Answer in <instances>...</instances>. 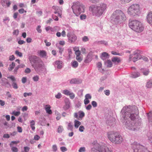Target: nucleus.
<instances>
[{
  "instance_id": "obj_1",
  "label": "nucleus",
  "mask_w": 152,
  "mask_h": 152,
  "mask_svg": "<svg viewBox=\"0 0 152 152\" xmlns=\"http://www.w3.org/2000/svg\"><path fill=\"white\" fill-rule=\"evenodd\" d=\"M107 5L102 3L97 5H93L89 7V10L92 12V15L97 17H99L103 14L106 9Z\"/></svg>"
},
{
  "instance_id": "obj_2",
  "label": "nucleus",
  "mask_w": 152,
  "mask_h": 152,
  "mask_svg": "<svg viewBox=\"0 0 152 152\" xmlns=\"http://www.w3.org/2000/svg\"><path fill=\"white\" fill-rule=\"evenodd\" d=\"M111 18L116 23L124 21L126 19L125 14L121 10H117L114 12L111 16Z\"/></svg>"
},
{
  "instance_id": "obj_3",
  "label": "nucleus",
  "mask_w": 152,
  "mask_h": 152,
  "mask_svg": "<svg viewBox=\"0 0 152 152\" xmlns=\"http://www.w3.org/2000/svg\"><path fill=\"white\" fill-rule=\"evenodd\" d=\"M138 114V109L136 106L131 107L129 106L127 107L126 109L125 112V116H124V118H125L126 117H129L132 120H134Z\"/></svg>"
},
{
  "instance_id": "obj_4",
  "label": "nucleus",
  "mask_w": 152,
  "mask_h": 152,
  "mask_svg": "<svg viewBox=\"0 0 152 152\" xmlns=\"http://www.w3.org/2000/svg\"><path fill=\"white\" fill-rule=\"evenodd\" d=\"M129 27L134 31L137 32H141L144 30V26L140 22L137 20H133L129 23Z\"/></svg>"
},
{
  "instance_id": "obj_5",
  "label": "nucleus",
  "mask_w": 152,
  "mask_h": 152,
  "mask_svg": "<svg viewBox=\"0 0 152 152\" xmlns=\"http://www.w3.org/2000/svg\"><path fill=\"white\" fill-rule=\"evenodd\" d=\"M72 8L73 13L77 16H78L85 11V6L78 2L73 3Z\"/></svg>"
},
{
  "instance_id": "obj_6",
  "label": "nucleus",
  "mask_w": 152,
  "mask_h": 152,
  "mask_svg": "<svg viewBox=\"0 0 152 152\" xmlns=\"http://www.w3.org/2000/svg\"><path fill=\"white\" fill-rule=\"evenodd\" d=\"M108 138L112 142L118 144L123 140L122 137L116 132H112L109 134Z\"/></svg>"
},
{
  "instance_id": "obj_7",
  "label": "nucleus",
  "mask_w": 152,
  "mask_h": 152,
  "mask_svg": "<svg viewBox=\"0 0 152 152\" xmlns=\"http://www.w3.org/2000/svg\"><path fill=\"white\" fill-rule=\"evenodd\" d=\"M140 6L138 4H134L130 6L128 9V13L131 15L135 16L140 13Z\"/></svg>"
},
{
  "instance_id": "obj_8",
  "label": "nucleus",
  "mask_w": 152,
  "mask_h": 152,
  "mask_svg": "<svg viewBox=\"0 0 152 152\" xmlns=\"http://www.w3.org/2000/svg\"><path fill=\"white\" fill-rule=\"evenodd\" d=\"M140 124L138 123H132L129 122L126 124V128L132 131H135L137 130Z\"/></svg>"
},
{
  "instance_id": "obj_9",
  "label": "nucleus",
  "mask_w": 152,
  "mask_h": 152,
  "mask_svg": "<svg viewBox=\"0 0 152 152\" xmlns=\"http://www.w3.org/2000/svg\"><path fill=\"white\" fill-rule=\"evenodd\" d=\"M84 113L82 111H79L78 113H75L74 114V117L75 118L79 119H82L85 116Z\"/></svg>"
},
{
  "instance_id": "obj_10",
  "label": "nucleus",
  "mask_w": 152,
  "mask_h": 152,
  "mask_svg": "<svg viewBox=\"0 0 152 152\" xmlns=\"http://www.w3.org/2000/svg\"><path fill=\"white\" fill-rule=\"evenodd\" d=\"M132 148L133 149L134 152H138L139 149L142 147V146L137 144L136 142H134L131 144Z\"/></svg>"
},
{
  "instance_id": "obj_11",
  "label": "nucleus",
  "mask_w": 152,
  "mask_h": 152,
  "mask_svg": "<svg viewBox=\"0 0 152 152\" xmlns=\"http://www.w3.org/2000/svg\"><path fill=\"white\" fill-rule=\"evenodd\" d=\"M65 104L63 107V110H66L69 109L70 107V102L69 99L66 98L64 99Z\"/></svg>"
},
{
  "instance_id": "obj_12",
  "label": "nucleus",
  "mask_w": 152,
  "mask_h": 152,
  "mask_svg": "<svg viewBox=\"0 0 152 152\" xmlns=\"http://www.w3.org/2000/svg\"><path fill=\"white\" fill-rule=\"evenodd\" d=\"M146 20L147 22L151 26H152V12H149L147 16Z\"/></svg>"
},
{
  "instance_id": "obj_13",
  "label": "nucleus",
  "mask_w": 152,
  "mask_h": 152,
  "mask_svg": "<svg viewBox=\"0 0 152 152\" xmlns=\"http://www.w3.org/2000/svg\"><path fill=\"white\" fill-rule=\"evenodd\" d=\"M38 55L41 57L45 58L47 56V53L44 50H40L37 52Z\"/></svg>"
},
{
  "instance_id": "obj_14",
  "label": "nucleus",
  "mask_w": 152,
  "mask_h": 152,
  "mask_svg": "<svg viewBox=\"0 0 152 152\" xmlns=\"http://www.w3.org/2000/svg\"><path fill=\"white\" fill-rule=\"evenodd\" d=\"M43 63L42 61H41L40 62L36 64L34 68L36 70H37L38 69L42 68L43 65Z\"/></svg>"
},
{
  "instance_id": "obj_15",
  "label": "nucleus",
  "mask_w": 152,
  "mask_h": 152,
  "mask_svg": "<svg viewBox=\"0 0 152 152\" xmlns=\"http://www.w3.org/2000/svg\"><path fill=\"white\" fill-rule=\"evenodd\" d=\"M51 106L49 105H46L45 107V110L47 113L49 114H51L52 112L51 110L50 109Z\"/></svg>"
},
{
  "instance_id": "obj_16",
  "label": "nucleus",
  "mask_w": 152,
  "mask_h": 152,
  "mask_svg": "<svg viewBox=\"0 0 152 152\" xmlns=\"http://www.w3.org/2000/svg\"><path fill=\"white\" fill-rule=\"evenodd\" d=\"M112 61L115 64H118L121 61V60L120 58L117 57H115L113 58L112 59Z\"/></svg>"
},
{
  "instance_id": "obj_17",
  "label": "nucleus",
  "mask_w": 152,
  "mask_h": 152,
  "mask_svg": "<svg viewBox=\"0 0 152 152\" xmlns=\"http://www.w3.org/2000/svg\"><path fill=\"white\" fill-rule=\"evenodd\" d=\"M54 66H56L58 68L61 69L62 67V62L59 61H57L54 63Z\"/></svg>"
},
{
  "instance_id": "obj_18",
  "label": "nucleus",
  "mask_w": 152,
  "mask_h": 152,
  "mask_svg": "<svg viewBox=\"0 0 152 152\" xmlns=\"http://www.w3.org/2000/svg\"><path fill=\"white\" fill-rule=\"evenodd\" d=\"M77 39L76 36L74 34L71 35L69 37V40L71 42H74Z\"/></svg>"
},
{
  "instance_id": "obj_19",
  "label": "nucleus",
  "mask_w": 152,
  "mask_h": 152,
  "mask_svg": "<svg viewBox=\"0 0 152 152\" xmlns=\"http://www.w3.org/2000/svg\"><path fill=\"white\" fill-rule=\"evenodd\" d=\"M71 84H78L81 82V81L78 79L76 78L72 79L70 81Z\"/></svg>"
},
{
  "instance_id": "obj_20",
  "label": "nucleus",
  "mask_w": 152,
  "mask_h": 152,
  "mask_svg": "<svg viewBox=\"0 0 152 152\" xmlns=\"http://www.w3.org/2000/svg\"><path fill=\"white\" fill-rule=\"evenodd\" d=\"M15 66V63L14 62H12L9 65V67L8 68V70L11 71H12Z\"/></svg>"
},
{
  "instance_id": "obj_21",
  "label": "nucleus",
  "mask_w": 152,
  "mask_h": 152,
  "mask_svg": "<svg viewBox=\"0 0 152 152\" xmlns=\"http://www.w3.org/2000/svg\"><path fill=\"white\" fill-rule=\"evenodd\" d=\"M37 59V57L35 56H31L29 57V59L31 62L35 63Z\"/></svg>"
},
{
  "instance_id": "obj_22",
  "label": "nucleus",
  "mask_w": 152,
  "mask_h": 152,
  "mask_svg": "<svg viewBox=\"0 0 152 152\" xmlns=\"http://www.w3.org/2000/svg\"><path fill=\"white\" fill-rule=\"evenodd\" d=\"M74 126L76 129L78 128L79 126L81 124V122L76 120H75L74 121Z\"/></svg>"
},
{
  "instance_id": "obj_23",
  "label": "nucleus",
  "mask_w": 152,
  "mask_h": 152,
  "mask_svg": "<svg viewBox=\"0 0 152 152\" xmlns=\"http://www.w3.org/2000/svg\"><path fill=\"white\" fill-rule=\"evenodd\" d=\"M109 56L108 53L106 52H104L102 53L101 58L102 59L106 58H109Z\"/></svg>"
},
{
  "instance_id": "obj_24",
  "label": "nucleus",
  "mask_w": 152,
  "mask_h": 152,
  "mask_svg": "<svg viewBox=\"0 0 152 152\" xmlns=\"http://www.w3.org/2000/svg\"><path fill=\"white\" fill-rule=\"evenodd\" d=\"M71 64L72 67L75 68L77 67L78 66V63L75 61H72L71 63Z\"/></svg>"
},
{
  "instance_id": "obj_25",
  "label": "nucleus",
  "mask_w": 152,
  "mask_h": 152,
  "mask_svg": "<svg viewBox=\"0 0 152 152\" xmlns=\"http://www.w3.org/2000/svg\"><path fill=\"white\" fill-rule=\"evenodd\" d=\"M73 49L75 51V54L76 56H80V52L78 48L75 47Z\"/></svg>"
},
{
  "instance_id": "obj_26",
  "label": "nucleus",
  "mask_w": 152,
  "mask_h": 152,
  "mask_svg": "<svg viewBox=\"0 0 152 152\" xmlns=\"http://www.w3.org/2000/svg\"><path fill=\"white\" fill-rule=\"evenodd\" d=\"M99 152H113L109 150L107 148H102L99 151Z\"/></svg>"
},
{
  "instance_id": "obj_27",
  "label": "nucleus",
  "mask_w": 152,
  "mask_h": 152,
  "mask_svg": "<svg viewBox=\"0 0 152 152\" xmlns=\"http://www.w3.org/2000/svg\"><path fill=\"white\" fill-rule=\"evenodd\" d=\"M146 86L148 88H151L152 87V79L147 83Z\"/></svg>"
},
{
  "instance_id": "obj_28",
  "label": "nucleus",
  "mask_w": 152,
  "mask_h": 152,
  "mask_svg": "<svg viewBox=\"0 0 152 152\" xmlns=\"http://www.w3.org/2000/svg\"><path fill=\"white\" fill-rule=\"evenodd\" d=\"M132 75L133 77L136 78L140 76V74L138 72H134L132 74Z\"/></svg>"
},
{
  "instance_id": "obj_29",
  "label": "nucleus",
  "mask_w": 152,
  "mask_h": 152,
  "mask_svg": "<svg viewBox=\"0 0 152 152\" xmlns=\"http://www.w3.org/2000/svg\"><path fill=\"white\" fill-rule=\"evenodd\" d=\"M52 8L55 10V11L54 12L55 14H56L59 12V11L58 10H60V8L59 7L57 6H53Z\"/></svg>"
},
{
  "instance_id": "obj_30",
  "label": "nucleus",
  "mask_w": 152,
  "mask_h": 152,
  "mask_svg": "<svg viewBox=\"0 0 152 152\" xmlns=\"http://www.w3.org/2000/svg\"><path fill=\"white\" fill-rule=\"evenodd\" d=\"M73 127L70 123H69L68 124L67 129L68 130H70L72 131L73 130Z\"/></svg>"
},
{
  "instance_id": "obj_31",
  "label": "nucleus",
  "mask_w": 152,
  "mask_h": 152,
  "mask_svg": "<svg viewBox=\"0 0 152 152\" xmlns=\"http://www.w3.org/2000/svg\"><path fill=\"white\" fill-rule=\"evenodd\" d=\"M8 79H10L13 82H15L16 81V79L15 77L12 75H11L10 76H9L7 77Z\"/></svg>"
},
{
  "instance_id": "obj_32",
  "label": "nucleus",
  "mask_w": 152,
  "mask_h": 152,
  "mask_svg": "<svg viewBox=\"0 0 152 152\" xmlns=\"http://www.w3.org/2000/svg\"><path fill=\"white\" fill-rule=\"evenodd\" d=\"M63 130V127L61 126H60L58 129V132L59 133H61Z\"/></svg>"
},
{
  "instance_id": "obj_33",
  "label": "nucleus",
  "mask_w": 152,
  "mask_h": 152,
  "mask_svg": "<svg viewBox=\"0 0 152 152\" xmlns=\"http://www.w3.org/2000/svg\"><path fill=\"white\" fill-rule=\"evenodd\" d=\"M107 66L108 67H110L112 66V64L111 61L110 60H107L106 62Z\"/></svg>"
},
{
  "instance_id": "obj_34",
  "label": "nucleus",
  "mask_w": 152,
  "mask_h": 152,
  "mask_svg": "<svg viewBox=\"0 0 152 152\" xmlns=\"http://www.w3.org/2000/svg\"><path fill=\"white\" fill-rule=\"evenodd\" d=\"M70 92L67 90H64L63 91V93L65 95H69L70 94Z\"/></svg>"
},
{
  "instance_id": "obj_35",
  "label": "nucleus",
  "mask_w": 152,
  "mask_h": 152,
  "mask_svg": "<svg viewBox=\"0 0 152 152\" xmlns=\"http://www.w3.org/2000/svg\"><path fill=\"white\" fill-rule=\"evenodd\" d=\"M13 87L15 89H17L18 88V86L17 83L15 82H13L12 84Z\"/></svg>"
},
{
  "instance_id": "obj_36",
  "label": "nucleus",
  "mask_w": 152,
  "mask_h": 152,
  "mask_svg": "<svg viewBox=\"0 0 152 152\" xmlns=\"http://www.w3.org/2000/svg\"><path fill=\"white\" fill-rule=\"evenodd\" d=\"M52 150L53 151L56 152L57 150V147L56 145H54L52 146Z\"/></svg>"
},
{
  "instance_id": "obj_37",
  "label": "nucleus",
  "mask_w": 152,
  "mask_h": 152,
  "mask_svg": "<svg viewBox=\"0 0 152 152\" xmlns=\"http://www.w3.org/2000/svg\"><path fill=\"white\" fill-rule=\"evenodd\" d=\"M20 111H13L12 113V114L14 115L15 116H18L20 114Z\"/></svg>"
},
{
  "instance_id": "obj_38",
  "label": "nucleus",
  "mask_w": 152,
  "mask_h": 152,
  "mask_svg": "<svg viewBox=\"0 0 152 152\" xmlns=\"http://www.w3.org/2000/svg\"><path fill=\"white\" fill-rule=\"evenodd\" d=\"M15 54L19 57L22 56V54L20 52H19L18 50H16L15 52Z\"/></svg>"
},
{
  "instance_id": "obj_39",
  "label": "nucleus",
  "mask_w": 152,
  "mask_h": 152,
  "mask_svg": "<svg viewBox=\"0 0 152 152\" xmlns=\"http://www.w3.org/2000/svg\"><path fill=\"white\" fill-rule=\"evenodd\" d=\"M132 0H120L122 3L126 4L130 2Z\"/></svg>"
},
{
  "instance_id": "obj_40",
  "label": "nucleus",
  "mask_w": 152,
  "mask_h": 152,
  "mask_svg": "<svg viewBox=\"0 0 152 152\" xmlns=\"http://www.w3.org/2000/svg\"><path fill=\"white\" fill-rule=\"evenodd\" d=\"M11 150L13 152H17L18 151V148L15 147H12L11 148Z\"/></svg>"
},
{
  "instance_id": "obj_41",
  "label": "nucleus",
  "mask_w": 152,
  "mask_h": 152,
  "mask_svg": "<svg viewBox=\"0 0 152 152\" xmlns=\"http://www.w3.org/2000/svg\"><path fill=\"white\" fill-rule=\"evenodd\" d=\"M18 12L20 14H23L24 12H26V11L23 9H21L18 10Z\"/></svg>"
},
{
  "instance_id": "obj_42",
  "label": "nucleus",
  "mask_w": 152,
  "mask_h": 152,
  "mask_svg": "<svg viewBox=\"0 0 152 152\" xmlns=\"http://www.w3.org/2000/svg\"><path fill=\"white\" fill-rule=\"evenodd\" d=\"M19 142V141H12L11 142L10 144V146L11 147L13 145V144H16Z\"/></svg>"
},
{
  "instance_id": "obj_43",
  "label": "nucleus",
  "mask_w": 152,
  "mask_h": 152,
  "mask_svg": "<svg viewBox=\"0 0 152 152\" xmlns=\"http://www.w3.org/2000/svg\"><path fill=\"white\" fill-rule=\"evenodd\" d=\"M33 80L35 81H37L39 80V77L38 76H36L33 77Z\"/></svg>"
},
{
  "instance_id": "obj_44",
  "label": "nucleus",
  "mask_w": 152,
  "mask_h": 152,
  "mask_svg": "<svg viewBox=\"0 0 152 152\" xmlns=\"http://www.w3.org/2000/svg\"><path fill=\"white\" fill-rule=\"evenodd\" d=\"M58 49L59 50V53L60 54H62V52L64 51V48L61 47H58Z\"/></svg>"
},
{
  "instance_id": "obj_45",
  "label": "nucleus",
  "mask_w": 152,
  "mask_h": 152,
  "mask_svg": "<svg viewBox=\"0 0 152 152\" xmlns=\"http://www.w3.org/2000/svg\"><path fill=\"white\" fill-rule=\"evenodd\" d=\"M85 97L86 99H91V96L89 94H87L86 95Z\"/></svg>"
},
{
  "instance_id": "obj_46",
  "label": "nucleus",
  "mask_w": 152,
  "mask_h": 152,
  "mask_svg": "<svg viewBox=\"0 0 152 152\" xmlns=\"http://www.w3.org/2000/svg\"><path fill=\"white\" fill-rule=\"evenodd\" d=\"M32 94V93L31 92L29 93H27L25 92L23 94V96L25 97H26L27 96H30Z\"/></svg>"
},
{
  "instance_id": "obj_47",
  "label": "nucleus",
  "mask_w": 152,
  "mask_h": 152,
  "mask_svg": "<svg viewBox=\"0 0 152 152\" xmlns=\"http://www.w3.org/2000/svg\"><path fill=\"white\" fill-rule=\"evenodd\" d=\"M60 149L62 152H64L67 150V149L65 147H61L60 148Z\"/></svg>"
},
{
  "instance_id": "obj_48",
  "label": "nucleus",
  "mask_w": 152,
  "mask_h": 152,
  "mask_svg": "<svg viewBox=\"0 0 152 152\" xmlns=\"http://www.w3.org/2000/svg\"><path fill=\"white\" fill-rule=\"evenodd\" d=\"M111 53L113 55H119V56H121L122 55L120 54V53H117V52L114 51H112L111 52Z\"/></svg>"
},
{
  "instance_id": "obj_49",
  "label": "nucleus",
  "mask_w": 152,
  "mask_h": 152,
  "mask_svg": "<svg viewBox=\"0 0 152 152\" xmlns=\"http://www.w3.org/2000/svg\"><path fill=\"white\" fill-rule=\"evenodd\" d=\"M148 119L149 121H150L151 119V118L152 117V113L151 112H150L149 113L147 114Z\"/></svg>"
},
{
  "instance_id": "obj_50",
  "label": "nucleus",
  "mask_w": 152,
  "mask_h": 152,
  "mask_svg": "<svg viewBox=\"0 0 152 152\" xmlns=\"http://www.w3.org/2000/svg\"><path fill=\"white\" fill-rule=\"evenodd\" d=\"M88 38L87 36H84L82 38L83 41L84 42L88 41Z\"/></svg>"
},
{
  "instance_id": "obj_51",
  "label": "nucleus",
  "mask_w": 152,
  "mask_h": 152,
  "mask_svg": "<svg viewBox=\"0 0 152 152\" xmlns=\"http://www.w3.org/2000/svg\"><path fill=\"white\" fill-rule=\"evenodd\" d=\"M86 151L85 148L84 147L80 148L79 150V152H84Z\"/></svg>"
},
{
  "instance_id": "obj_52",
  "label": "nucleus",
  "mask_w": 152,
  "mask_h": 152,
  "mask_svg": "<svg viewBox=\"0 0 152 152\" xmlns=\"http://www.w3.org/2000/svg\"><path fill=\"white\" fill-rule=\"evenodd\" d=\"M139 58V57L137 55H136L133 58L132 60L133 61L135 62Z\"/></svg>"
},
{
  "instance_id": "obj_53",
  "label": "nucleus",
  "mask_w": 152,
  "mask_h": 152,
  "mask_svg": "<svg viewBox=\"0 0 152 152\" xmlns=\"http://www.w3.org/2000/svg\"><path fill=\"white\" fill-rule=\"evenodd\" d=\"M24 149L25 152H28L29 151L30 148L28 146H26L24 147Z\"/></svg>"
},
{
  "instance_id": "obj_54",
  "label": "nucleus",
  "mask_w": 152,
  "mask_h": 152,
  "mask_svg": "<svg viewBox=\"0 0 152 152\" xmlns=\"http://www.w3.org/2000/svg\"><path fill=\"white\" fill-rule=\"evenodd\" d=\"M55 97L57 99H60L61 97V94L60 93H58L56 95Z\"/></svg>"
},
{
  "instance_id": "obj_55",
  "label": "nucleus",
  "mask_w": 152,
  "mask_h": 152,
  "mask_svg": "<svg viewBox=\"0 0 152 152\" xmlns=\"http://www.w3.org/2000/svg\"><path fill=\"white\" fill-rule=\"evenodd\" d=\"M41 26H38L37 28V31L39 33H41L42 32V30L40 29Z\"/></svg>"
},
{
  "instance_id": "obj_56",
  "label": "nucleus",
  "mask_w": 152,
  "mask_h": 152,
  "mask_svg": "<svg viewBox=\"0 0 152 152\" xmlns=\"http://www.w3.org/2000/svg\"><path fill=\"white\" fill-rule=\"evenodd\" d=\"M85 128L83 126H81L79 128V130L80 132H83L84 129Z\"/></svg>"
},
{
  "instance_id": "obj_57",
  "label": "nucleus",
  "mask_w": 152,
  "mask_h": 152,
  "mask_svg": "<svg viewBox=\"0 0 152 152\" xmlns=\"http://www.w3.org/2000/svg\"><path fill=\"white\" fill-rule=\"evenodd\" d=\"M91 104L94 107H96L97 106V103L95 101H93L91 102Z\"/></svg>"
},
{
  "instance_id": "obj_58",
  "label": "nucleus",
  "mask_w": 152,
  "mask_h": 152,
  "mask_svg": "<svg viewBox=\"0 0 152 152\" xmlns=\"http://www.w3.org/2000/svg\"><path fill=\"white\" fill-rule=\"evenodd\" d=\"M149 72V71L148 69L145 70V71L143 72V75H147L148 73Z\"/></svg>"
},
{
  "instance_id": "obj_59",
  "label": "nucleus",
  "mask_w": 152,
  "mask_h": 152,
  "mask_svg": "<svg viewBox=\"0 0 152 152\" xmlns=\"http://www.w3.org/2000/svg\"><path fill=\"white\" fill-rule=\"evenodd\" d=\"M80 18L81 20L85 19L86 18V16L85 15H81L80 16Z\"/></svg>"
},
{
  "instance_id": "obj_60",
  "label": "nucleus",
  "mask_w": 152,
  "mask_h": 152,
  "mask_svg": "<svg viewBox=\"0 0 152 152\" xmlns=\"http://www.w3.org/2000/svg\"><path fill=\"white\" fill-rule=\"evenodd\" d=\"M69 96L70 98L71 99H73L75 96V95L72 93H70V94L69 95Z\"/></svg>"
},
{
  "instance_id": "obj_61",
  "label": "nucleus",
  "mask_w": 152,
  "mask_h": 152,
  "mask_svg": "<svg viewBox=\"0 0 152 152\" xmlns=\"http://www.w3.org/2000/svg\"><path fill=\"white\" fill-rule=\"evenodd\" d=\"M90 102V101L88 99H86V98H85V99L84 100V103L86 105L88 104Z\"/></svg>"
},
{
  "instance_id": "obj_62",
  "label": "nucleus",
  "mask_w": 152,
  "mask_h": 152,
  "mask_svg": "<svg viewBox=\"0 0 152 152\" xmlns=\"http://www.w3.org/2000/svg\"><path fill=\"white\" fill-rule=\"evenodd\" d=\"M19 68V66H17L14 69V72L15 74H16L17 73V72L18 71V70Z\"/></svg>"
},
{
  "instance_id": "obj_63",
  "label": "nucleus",
  "mask_w": 152,
  "mask_h": 152,
  "mask_svg": "<svg viewBox=\"0 0 152 152\" xmlns=\"http://www.w3.org/2000/svg\"><path fill=\"white\" fill-rule=\"evenodd\" d=\"M44 42L46 44V45L47 46H49L51 45V43L50 42H48L47 40H45Z\"/></svg>"
},
{
  "instance_id": "obj_64",
  "label": "nucleus",
  "mask_w": 152,
  "mask_h": 152,
  "mask_svg": "<svg viewBox=\"0 0 152 152\" xmlns=\"http://www.w3.org/2000/svg\"><path fill=\"white\" fill-rule=\"evenodd\" d=\"M40 138V137L38 135H35L34 137V139L35 140H39Z\"/></svg>"
}]
</instances>
